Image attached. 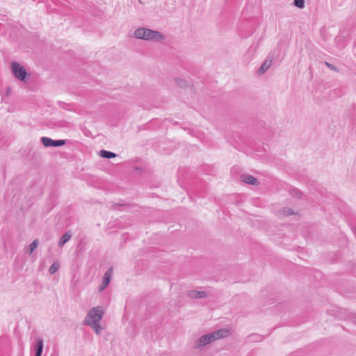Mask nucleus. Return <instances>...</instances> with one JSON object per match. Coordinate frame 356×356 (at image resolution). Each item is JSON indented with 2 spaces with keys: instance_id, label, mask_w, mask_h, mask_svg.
I'll use <instances>...</instances> for the list:
<instances>
[{
  "instance_id": "a211bd4d",
  "label": "nucleus",
  "mask_w": 356,
  "mask_h": 356,
  "mask_svg": "<svg viewBox=\"0 0 356 356\" xmlns=\"http://www.w3.org/2000/svg\"><path fill=\"white\" fill-rule=\"evenodd\" d=\"M293 4L298 8H303L305 7V0H293Z\"/></svg>"
},
{
  "instance_id": "f8f14e48",
  "label": "nucleus",
  "mask_w": 356,
  "mask_h": 356,
  "mask_svg": "<svg viewBox=\"0 0 356 356\" xmlns=\"http://www.w3.org/2000/svg\"><path fill=\"white\" fill-rule=\"evenodd\" d=\"M99 156L104 159H113L116 156V154L110 151L102 149L99 152Z\"/></svg>"
},
{
  "instance_id": "dca6fc26",
  "label": "nucleus",
  "mask_w": 356,
  "mask_h": 356,
  "mask_svg": "<svg viewBox=\"0 0 356 356\" xmlns=\"http://www.w3.org/2000/svg\"><path fill=\"white\" fill-rule=\"evenodd\" d=\"M248 339L251 341H260L262 340V336L257 334H253L248 336Z\"/></svg>"
},
{
  "instance_id": "20e7f679",
  "label": "nucleus",
  "mask_w": 356,
  "mask_h": 356,
  "mask_svg": "<svg viewBox=\"0 0 356 356\" xmlns=\"http://www.w3.org/2000/svg\"><path fill=\"white\" fill-rule=\"evenodd\" d=\"M11 70L15 78L21 81H26L28 73L26 69L19 63L13 61L11 63Z\"/></svg>"
},
{
  "instance_id": "0eeeda50",
  "label": "nucleus",
  "mask_w": 356,
  "mask_h": 356,
  "mask_svg": "<svg viewBox=\"0 0 356 356\" xmlns=\"http://www.w3.org/2000/svg\"><path fill=\"white\" fill-rule=\"evenodd\" d=\"M207 296V293L202 291L190 290L187 292V296L191 298H204Z\"/></svg>"
},
{
  "instance_id": "9b49d317",
  "label": "nucleus",
  "mask_w": 356,
  "mask_h": 356,
  "mask_svg": "<svg viewBox=\"0 0 356 356\" xmlns=\"http://www.w3.org/2000/svg\"><path fill=\"white\" fill-rule=\"evenodd\" d=\"M113 274V268L108 269L104 274L102 282L106 284H109Z\"/></svg>"
},
{
  "instance_id": "6ab92c4d",
  "label": "nucleus",
  "mask_w": 356,
  "mask_h": 356,
  "mask_svg": "<svg viewBox=\"0 0 356 356\" xmlns=\"http://www.w3.org/2000/svg\"><path fill=\"white\" fill-rule=\"evenodd\" d=\"M282 214L284 216H289L290 215H292L293 214V211L289 208V207H284L282 210Z\"/></svg>"
},
{
  "instance_id": "f257e3e1",
  "label": "nucleus",
  "mask_w": 356,
  "mask_h": 356,
  "mask_svg": "<svg viewBox=\"0 0 356 356\" xmlns=\"http://www.w3.org/2000/svg\"><path fill=\"white\" fill-rule=\"evenodd\" d=\"M228 334L229 330L227 329H221L204 334L194 341L193 347L194 349L201 350L205 346L209 345L218 339L225 337L228 336Z\"/></svg>"
},
{
  "instance_id": "39448f33",
  "label": "nucleus",
  "mask_w": 356,
  "mask_h": 356,
  "mask_svg": "<svg viewBox=\"0 0 356 356\" xmlns=\"http://www.w3.org/2000/svg\"><path fill=\"white\" fill-rule=\"evenodd\" d=\"M41 143L45 147H61L66 143L65 140H53L50 138L43 136L40 139Z\"/></svg>"
},
{
  "instance_id": "5701e85b",
  "label": "nucleus",
  "mask_w": 356,
  "mask_h": 356,
  "mask_svg": "<svg viewBox=\"0 0 356 356\" xmlns=\"http://www.w3.org/2000/svg\"><path fill=\"white\" fill-rule=\"evenodd\" d=\"M10 88H7V90H6V95L7 96H8V95H10Z\"/></svg>"
},
{
  "instance_id": "1a4fd4ad",
  "label": "nucleus",
  "mask_w": 356,
  "mask_h": 356,
  "mask_svg": "<svg viewBox=\"0 0 356 356\" xmlns=\"http://www.w3.org/2000/svg\"><path fill=\"white\" fill-rule=\"evenodd\" d=\"M241 179L243 182L251 185H257L258 184L257 179L250 175H242L241 176Z\"/></svg>"
},
{
  "instance_id": "6e6552de",
  "label": "nucleus",
  "mask_w": 356,
  "mask_h": 356,
  "mask_svg": "<svg viewBox=\"0 0 356 356\" xmlns=\"http://www.w3.org/2000/svg\"><path fill=\"white\" fill-rule=\"evenodd\" d=\"M43 339L38 338L34 346L35 356H41L43 350Z\"/></svg>"
},
{
  "instance_id": "ddd939ff",
  "label": "nucleus",
  "mask_w": 356,
  "mask_h": 356,
  "mask_svg": "<svg viewBox=\"0 0 356 356\" xmlns=\"http://www.w3.org/2000/svg\"><path fill=\"white\" fill-rule=\"evenodd\" d=\"M86 325L91 327L97 334H99L102 327L99 323H86Z\"/></svg>"
},
{
  "instance_id": "4468645a",
  "label": "nucleus",
  "mask_w": 356,
  "mask_h": 356,
  "mask_svg": "<svg viewBox=\"0 0 356 356\" xmlns=\"http://www.w3.org/2000/svg\"><path fill=\"white\" fill-rule=\"evenodd\" d=\"M290 194L296 198H301L302 195V192L298 188H293L290 190Z\"/></svg>"
},
{
  "instance_id": "7ed1b4c3",
  "label": "nucleus",
  "mask_w": 356,
  "mask_h": 356,
  "mask_svg": "<svg viewBox=\"0 0 356 356\" xmlns=\"http://www.w3.org/2000/svg\"><path fill=\"white\" fill-rule=\"evenodd\" d=\"M104 311L101 307H96L92 308L86 315L83 323H99L103 317Z\"/></svg>"
},
{
  "instance_id": "412c9836",
  "label": "nucleus",
  "mask_w": 356,
  "mask_h": 356,
  "mask_svg": "<svg viewBox=\"0 0 356 356\" xmlns=\"http://www.w3.org/2000/svg\"><path fill=\"white\" fill-rule=\"evenodd\" d=\"M176 83L181 87L186 86V81L181 79H175Z\"/></svg>"
},
{
  "instance_id": "f03ea898",
  "label": "nucleus",
  "mask_w": 356,
  "mask_h": 356,
  "mask_svg": "<svg viewBox=\"0 0 356 356\" xmlns=\"http://www.w3.org/2000/svg\"><path fill=\"white\" fill-rule=\"evenodd\" d=\"M134 35L137 39L148 41L160 42L165 39V36L161 32L143 27L136 29Z\"/></svg>"
},
{
  "instance_id": "423d86ee",
  "label": "nucleus",
  "mask_w": 356,
  "mask_h": 356,
  "mask_svg": "<svg viewBox=\"0 0 356 356\" xmlns=\"http://www.w3.org/2000/svg\"><path fill=\"white\" fill-rule=\"evenodd\" d=\"M273 60H274L273 56L269 55L268 56V58L262 63V65L260 66V67L259 68L258 74H264L268 70V68L270 67V65H272Z\"/></svg>"
},
{
  "instance_id": "9d476101",
  "label": "nucleus",
  "mask_w": 356,
  "mask_h": 356,
  "mask_svg": "<svg viewBox=\"0 0 356 356\" xmlns=\"http://www.w3.org/2000/svg\"><path fill=\"white\" fill-rule=\"evenodd\" d=\"M72 237V234L70 232L65 233L58 241V246H63L67 242L70 241Z\"/></svg>"
},
{
  "instance_id": "4be33fe9",
  "label": "nucleus",
  "mask_w": 356,
  "mask_h": 356,
  "mask_svg": "<svg viewBox=\"0 0 356 356\" xmlns=\"http://www.w3.org/2000/svg\"><path fill=\"white\" fill-rule=\"evenodd\" d=\"M108 284H104V282H102V284L99 286V291H102L108 286Z\"/></svg>"
},
{
  "instance_id": "f3484780",
  "label": "nucleus",
  "mask_w": 356,
  "mask_h": 356,
  "mask_svg": "<svg viewBox=\"0 0 356 356\" xmlns=\"http://www.w3.org/2000/svg\"><path fill=\"white\" fill-rule=\"evenodd\" d=\"M38 245V241L37 239L34 240L30 245H29V254H32L33 252L36 249Z\"/></svg>"
},
{
  "instance_id": "aec40b11",
  "label": "nucleus",
  "mask_w": 356,
  "mask_h": 356,
  "mask_svg": "<svg viewBox=\"0 0 356 356\" xmlns=\"http://www.w3.org/2000/svg\"><path fill=\"white\" fill-rule=\"evenodd\" d=\"M325 65L328 67L330 68L331 70H333V71H335L337 72H339V70L337 67H335L334 65L328 63V62H325Z\"/></svg>"
},
{
  "instance_id": "2eb2a0df",
  "label": "nucleus",
  "mask_w": 356,
  "mask_h": 356,
  "mask_svg": "<svg viewBox=\"0 0 356 356\" xmlns=\"http://www.w3.org/2000/svg\"><path fill=\"white\" fill-rule=\"evenodd\" d=\"M59 264L57 263V262H54L49 268V273L51 274V275H53L56 272L58 271V268H59Z\"/></svg>"
}]
</instances>
